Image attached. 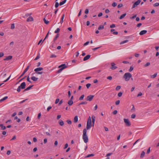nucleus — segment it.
<instances>
[{"instance_id": "obj_1", "label": "nucleus", "mask_w": 159, "mask_h": 159, "mask_svg": "<svg viewBox=\"0 0 159 159\" xmlns=\"http://www.w3.org/2000/svg\"><path fill=\"white\" fill-rule=\"evenodd\" d=\"M87 130H83V139L84 142L86 143L88 141V138L87 134Z\"/></svg>"}, {"instance_id": "obj_2", "label": "nucleus", "mask_w": 159, "mask_h": 159, "mask_svg": "<svg viewBox=\"0 0 159 159\" xmlns=\"http://www.w3.org/2000/svg\"><path fill=\"white\" fill-rule=\"evenodd\" d=\"M132 75L129 72L125 73L123 76L124 78L126 81H129Z\"/></svg>"}, {"instance_id": "obj_3", "label": "nucleus", "mask_w": 159, "mask_h": 159, "mask_svg": "<svg viewBox=\"0 0 159 159\" xmlns=\"http://www.w3.org/2000/svg\"><path fill=\"white\" fill-rule=\"evenodd\" d=\"M51 133L52 135L57 137L61 134V132L59 130H52Z\"/></svg>"}, {"instance_id": "obj_4", "label": "nucleus", "mask_w": 159, "mask_h": 159, "mask_svg": "<svg viewBox=\"0 0 159 159\" xmlns=\"http://www.w3.org/2000/svg\"><path fill=\"white\" fill-rule=\"evenodd\" d=\"M26 84L25 82L22 83L17 89V92H19L20 91V89H24L25 88Z\"/></svg>"}, {"instance_id": "obj_5", "label": "nucleus", "mask_w": 159, "mask_h": 159, "mask_svg": "<svg viewBox=\"0 0 159 159\" xmlns=\"http://www.w3.org/2000/svg\"><path fill=\"white\" fill-rule=\"evenodd\" d=\"M92 122L90 117L89 116L87 120L86 128L87 129H89L91 128V126Z\"/></svg>"}, {"instance_id": "obj_6", "label": "nucleus", "mask_w": 159, "mask_h": 159, "mask_svg": "<svg viewBox=\"0 0 159 159\" xmlns=\"http://www.w3.org/2000/svg\"><path fill=\"white\" fill-rule=\"evenodd\" d=\"M63 66V67L60 69L58 71V73L60 72L63 70L64 69L66 68L67 67V66H66L65 64H62L58 66V68H60L61 67V66Z\"/></svg>"}, {"instance_id": "obj_7", "label": "nucleus", "mask_w": 159, "mask_h": 159, "mask_svg": "<svg viewBox=\"0 0 159 159\" xmlns=\"http://www.w3.org/2000/svg\"><path fill=\"white\" fill-rule=\"evenodd\" d=\"M124 120L126 126H129L131 125V123L128 119H124Z\"/></svg>"}, {"instance_id": "obj_8", "label": "nucleus", "mask_w": 159, "mask_h": 159, "mask_svg": "<svg viewBox=\"0 0 159 159\" xmlns=\"http://www.w3.org/2000/svg\"><path fill=\"white\" fill-rule=\"evenodd\" d=\"M141 2V1L140 0H138L135 2L133 5L132 8H134L135 7L137 6L138 5H139V4Z\"/></svg>"}, {"instance_id": "obj_9", "label": "nucleus", "mask_w": 159, "mask_h": 159, "mask_svg": "<svg viewBox=\"0 0 159 159\" xmlns=\"http://www.w3.org/2000/svg\"><path fill=\"white\" fill-rule=\"evenodd\" d=\"M31 65L30 64V65L29 66H28L25 69V70H24V71H23V73H22V74L19 77V79L21 77H22V76H23L24 74L27 71V70H28L29 69V67L30 66V65Z\"/></svg>"}, {"instance_id": "obj_10", "label": "nucleus", "mask_w": 159, "mask_h": 159, "mask_svg": "<svg viewBox=\"0 0 159 159\" xmlns=\"http://www.w3.org/2000/svg\"><path fill=\"white\" fill-rule=\"evenodd\" d=\"M111 69L112 70H114L117 68V67L115 66L116 64L114 62H112L111 63Z\"/></svg>"}, {"instance_id": "obj_11", "label": "nucleus", "mask_w": 159, "mask_h": 159, "mask_svg": "<svg viewBox=\"0 0 159 159\" xmlns=\"http://www.w3.org/2000/svg\"><path fill=\"white\" fill-rule=\"evenodd\" d=\"M94 96L93 95H91L88 96L87 97L86 100L87 101H91L93 99V98L94 97Z\"/></svg>"}, {"instance_id": "obj_12", "label": "nucleus", "mask_w": 159, "mask_h": 159, "mask_svg": "<svg viewBox=\"0 0 159 159\" xmlns=\"http://www.w3.org/2000/svg\"><path fill=\"white\" fill-rule=\"evenodd\" d=\"M12 57L11 56H9L7 57L6 58L4 59V61H7L10 60H11L12 59Z\"/></svg>"}, {"instance_id": "obj_13", "label": "nucleus", "mask_w": 159, "mask_h": 159, "mask_svg": "<svg viewBox=\"0 0 159 159\" xmlns=\"http://www.w3.org/2000/svg\"><path fill=\"white\" fill-rule=\"evenodd\" d=\"M91 56L89 55H88L86 56L84 58L83 60L84 61H85L86 60L89 59L90 57Z\"/></svg>"}, {"instance_id": "obj_14", "label": "nucleus", "mask_w": 159, "mask_h": 159, "mask_svg": "<svg viewBox=\"0 0 159 159\" xmlns=\"http://www.w3.org/2000/svg\"><path fill=\"white\" fill-rule=\"evenodd\" d=\"M43 68L42 67H39L35 69L34 71L37 72L39 71L43 70Z\"/></svg>"}, {"instance_id": "obj_15", "label": "nucleus", "mask_w": 159, "mask_h": 159, "mask_svg": "<svg viewBox=\"0 0 159 159\" xmlns=\"http://www.w3.org/2000/svg\"><path fill=\"white\" fill-rule=\"evenodd\" d=\"M34 19L32 16H29V17L27 19V21H33Z\"/></svg>"}, {"instance_id": "obj_16", "label": "nucleus", "mask_w": 159, "mask_h": 159, "mask_svg": "<svg viewBox=\"0 0 159 159\" xmlns=\"http://www.w3.org/2000/svg\"><path fill=\"white\" fill-rule=\"evenodd\" d=\"M147 32V31L146 30H143L141 31L140 33H139V34L140 35H143L145 34H146Z\"/></svg>"}, {"instance_id": "obj_17", "label": "nucleus", "mask_w": 159, "mask_h": 159, "mask_svg": "<svg viewBox=\"0 0 159 159\" xmlns=\"http://www.w3.org/2000/svg\"><path fill=\"white\" fill-rule=\"evenodd\" d=\"M95 117L94 116H92V122L93 124V126L94 125V124L95 121Z\"/></svg>"}, {"instance_id": "obj_18", "label": "nucleus", "mask_w": 159, "mask_h": 159, "mask_svg": "<svg viewBox=\"0 0 159 159\" xmlns=\"http://www.w3.org/2000/svg\"><path fill=\"white\" fill-rule=\"evenodd\" d=\"M33 86V85L27 87L26 89H25L24 90V91H25L27 90H30V89Z\"/></svg>"}, {"instance_id": "obj_19", "label": "nucleus", "mask_w": 159, "mask_h": 159, "mask_svg": "<svg viewBox=\"0 0 159 159\" xmlns=\"http://www.w3.org/2000/svg\"><path fill=\"white\" fill-rule=\"evenodd\" d=\"M78 120V118L77 116H75L74 118V121L75 123H76Z\"/></svg>"}, {"instance_id": "obj_20", "label": "nucleus", "mask_w": 159, "mask_h": 159, "mask_svg": "<svg viewBox=\"0 0 159 159\" xmlns=\"http://www.w3.org/2000/svg\"><path fill=\"white\" fill-rule=\"evenodd\" d=\"M31 79L34 81H37L38 80V78H36L35 76H32L31 78Z\"/></svg>"}, {"instance_id": "obj_21", "label": "nucleus", "mask_w": 159, "mask_h": 159, "mask_svg": "<svg viewBox=\"0 0 159 159\" xmlns=\"http://www.w3.org/2000/svg\"><path fill=\"white\" fill-rule=\"evenodd\" d=\"M94 155L92 153L89 154L87 156H85V158L89 157H93V156Z\"/></svg>"}, {"instance_id": "obj_22", "label": "nucleus", "mask_w": 159, "mask_h": 159, "mask_svg": "<svg viewBox=\"0 0 159 159\" xmlns=\"http://www.w3.org/2000/svg\"><path fill=\"white\" fill-rule=\"evenodd\" d=\"M68 103L69 106H71L73 104V100H70L68 102Z\"/></svg>"}, {"instance_id": "obj_23", "label": "nucleus", "mask_w": 159, "mask_h": 159, "mask_svg": "<svg viewBox=\"0 0 159 159\" xmlns=\"http://www.w3.org/2000/svg\"><path fill=\"white\" fill-rule=\"evenodd\" d=\"M145 153L144 151H143L141 154L140 157L143 158L145 155Z\"/></svg>"}, {"instance_id": "obj_24", "label": "nucleus", "mask_w": 159, "mask_h": 159, "mask_svg": "<svg viewBox=\"0 0 159 159\" xmlns=\"http://www.w3.org/2000/svg\"><path fill=\"white\" fill-rule=\"evenodd\" d=\"M64 14L62 15V17H61V19L60 23H61V24H62V23L63 22V19H64Z\"/></svg>"}, {"instance_id": "obj_25", "label": "nucleus", "mask_w": 159, "mask_h": 159, "mask_svg": "<svg viewBox=\"0 0 159 159\" xmlns=\"http://www.w3.org/2000/svg\"><path fill=\"white\" fill-rule=\"evenodd\" d=\"M126 13H125L120 16V17L119 18V19H123L126 15Z\"/></svg>"}, {"instance_id": "obj_26", "label": "nucleus", "mask_w": 159, "mask_h": 159, "mask_svg": "<svg viewBox=\"0 0 159 159\" xmlns=\"http://www.w3.org/2000/svg\"><path fill=\"white\" fill-rule=\"evenodd\" d=\"M59 124L60 125H61V126H62L64 124L63 121L62 120H59Z\"/></svg>"}, {"instance_id": "obj_27", "label": "nucleus", "mask_w": 159, "mask_h": 159, "mask_svg": "<svg viewBox=\"0 0 159 159\" xmlns=\"http://www.w3.org/2000/svg\"><path fill=\"white\" fill-rule=\"evenodd\" d=\"M66 0H64V1H62V2H61L59 3L60 5L61 6V5H63V4H64L66 2Z\"/></svg>"}, {"instance_id": "obj_28", "label": "nucleus", "mask_w": 159, "mask_h": 159, "mask_svg": "<svg viewBox=\"0 0 159 159\" xmlns=\"http://www.w3.org/2000/svg\"><path fill=\"white\" fill-rule=\"evenodd\" d=\"M7 98H8V97H7V96L4 97L3 98L0 100V102L7 99Z\"/></svg>"}, {"instance_id": "obj_29", "label": "nucleus", "mask_w": 159, "mask_h": 159, "mask_svg": "<svg viewBox=\"0 0 159 159\" xmlns=\"http://www.w3.org/2000/svg\"><path fill=\"white\" fill-rule=\"evenodd\" d=\"M0 127H1L2 129H5L6 127L5 126H3V124H0Z\"/></svg>"}, {"instance_id": "obj_30", "label": "nucleus", "mask_w": 159, "mask_h": 159, "mask_svg": "<svg viewBox=\"0 0 159 159\" xmlns=\"http://www.w3.org/2000/svg\"><path fill=\"white\" fill-rule=\"evenodd\" d=\"M157 73H155L154 75H151V77L152 78H154L157 76Z\"/></svg>"}, {"instance_id": "obj_31", "label": "nucleus", "mask_w": 159, "mask_h": 159, "mask_svg": "<svg viewBox=\"0 0 159 159\" xmlns=\"http://www.w3.org/2000/svg\"><path fill=\"white\" fill-rule=\"evenodd\" d=\"M104 29V26L103 25H100L98 28V30H102Z\"/></svg>"}, {"instance_id": "obj_32", "label": "nucleus", "mask_w": 159, "mask_h": 159, "mask_svg": "<svg viewBox=\"0 0 159 159\" xmlns=\"http://www.w3.org/2000/svg\"><path fill=\"white\" fill-rule=\"evenodd\" d=\"M59 36V34H57L56 35V36L55 37L54 39H53L54 41H55L57 40V39L58 37Z\"/></svg>"}, {"instance_id": "obj_33", "label": "nucleus", "mask_w": 159, "mask_h": 159, "mask_svg": "<svg viewBox=\"0 0 159 159\" xmlns=\"http://www.w3.org/2000/svg\"><path fill=\"white\" fill-rule=\"evenodd\" d=\"M15 120H17V121L18 122H19L20 121V119L18 118V117L17 116H16L14 118Z\"/></svg>"}, {"instance_id": "obj_34", "label": "nucleus", "mask_w": 159, "mask_h": 159, "mask_svg": "<svg viewBox=\"0 0 159 159\" xmlns=\"http://www.w3.org/2000/svg\"><path fill=\"white\" fill-rule=\"evenodd\" d=\"M128 40H124V41H123L122 42H120V44H124V43H127V42H128Z\"/></svg>"}, {"instance_id": "obj_35", "label": "nucleus", "mask_w": 159, "mask_h": 159, "mask_svg": "<svg viewBox=\"0 0 159 159\" xmlns=\"http://www.w3.org/2000/svg\"><path fill=\"white\" fill-rule=\"evenodd\" d=\"M87 102H83L79 104V105H80L81 104H86Z\"/></svg>"}, {"instance_id": "obj_36", "label": "nucleus", "mask_w": 159, "mask_h": 159, "mask_svg": "<svg viewBox=\"0 0 159 159\" xmlns=\"http://www.w3.org/2000/svg\"><path fill=\"white\" fill-rule=\"evenodd\" d=\"M43 20H44V23L46 24H48L49 23V21H48L46 20L45 19V18H44L43 19Z\"/></svg>"}, {"instance_id": "obj_37", "label": "nucleus", "mask_w": 159, "mask_h": 159, "mask_svg": "<svg viewBox=\"0 0 159 159\" xmlns=\"http://www.w3.org/2000/svg\"><path fill=\"white\" fill-rule=\"evenodd\" d=\"M84 94L82 95L79 98V100H83L84 98Z\"/></svg>"}, {"instance_id": "obj_38", "label": "nucleus", "mask_w": 159, "mask_h": 159, "mask_svg": "<svg viewBox=\"0 0 159 159\" xmlns=\"http://www.w3.org/2000/svg\"><path fill=\"white\" fill-rule=\"evenodd\" d=\"M40 58V54L39 53L38 54L37 57L34 59V60H37L38 59H39Z\"/></svg>"}, {"instance_id": "obj_39", "label": "nucleus", "mask_w": 159, "mask_h": 159, "mask_svg": "<svg viewBox=\"0 0 159 159\" xmlns=\"http://www.w3.org/2000/svg\"><path fill=\"white\" fill-rule=\"evenodd\" d=\"M159 6V3L156 2L153 5V6L155 7H157Z\"/></svg>"}, {"instance_id": "obj_40", "label": "nucleus", "mask_w": 159, "mask_h": 159, "mask_svg": "<svg viewBox=\"0 0 159 159\" xmlns=\"http://www.w3.org/2000/svg\"><path fill=\"white\" fill-rule=\"evenodd\" d=\"M60 30V29L59 28H58L57 29V30L55 31V33H58Z\"/></svg>"}, {"instance_id": "obj_41", "label": "nucleus", "mask_w": 159, "mask_h": 159, "mask_svg": "<svg viewBox=\"0 0 159 159\" xmlns=\"http://www.w3.org/2000/svg\"><path fill=\"white\" fill-rule=\"evenodd\" d=\"M15 28V25L14 24H12L11 25V29H13Z\"/></svg>"}, {"instance_id": "obj_42", "label": "nucleus", "mask_w": 159, "mask_h": 159, "mask_svg": "<svg viewBox=\"0 0 159 159\" xmlns=\"http://www.w3.org/2000/svg\"><path fill=\"white\" fill-rule=\"evenodd\" d=\"M133 107L131 109V111L132 112H134L135 111V108L134 105H133Z\"/></svg>"}, {"instance_id": "obj_43", "label": "nucleus", "mask_w": 159, "mask_h": 159, "mask_svg": "<svg viewBox=\"0 0 159 159\" xmlns=\"http://www.w3.org/2000/svg\"><path fill=\"white\" fill-rule=\"evenodd\" d=\"M117 5V4L115 2H114L112 4V6L113 7H115Z\"/></svg>"}, {"instance_id": "obj_44", "label": "nucleus", "mask_w": 159, "mask_h": 159, "mask_svg": "<svg viewBox=\"0 0 159 159\" xmlns=\"http://www.w3.org/2000/svg\"><path fill=\"white\" fill-rule=\"evenodd\" d=\"M135 116H136L135 114H133L131 116V118L134 119L135 118Z\"/></svg>"}, {"instance_id": "obj_45", "label": "nucleus", "mask_w": 159, "mask_h": 159, "mask_svg": "<svg viewBox=\"0 0 159 159\" xmlns=\"http://www.w3.org/2000/svg\"><path fill=\"white\" fill-rule=\"evenodd\" d=\"M91 86V84L89 83L87 84L86 85V86L87 89H89Z\"/></svg>"}, {"instance_id": "obj_46", "label": "nucleus", "mask_w": 159, "mask_h": 159, "mask_svg": "<svg viewBox=\"0 0 159 159\" xmlns=\"http://www.w3.org/2000/svg\"><path fill=\"white\" fill-rule=\"evenodd\" d=\"M122 6H123V4L121 3H120V4H119L118 5L117 7L118 8H120L122 7Z\"/></svg>"}, {"instance_id": "obj_47", "label": "nucleus", "mask_w": 159, "mask_h": 159, "mask_svg": "<svg viewBox=\"0 0 159 159\" xmlns=\"http://www.w3.org/2000/svg\"><path fill=\"white\" fill-rule=\"evenodd\" d=\"M133 69H134V68L132 66H131L130 67L129 69V72L131 71H132L133 70Z\"/></svg>"}, {"instance_id": "obj_48", "label": "nucleus", "mask_w": 159, "mask_h": 159, "mask_svg": "<svg viewBox=\"0 0 159 159\" xmlns=\"http://www.w3.org/2000/svg\"><path fill=\"white\" fill-rule=\"evenodd\" d=\"M120 88H121V87L120 86H117L116 87V89L117 90H118L120 89Z\"/></svg>"}, {"instance_id": "obj_49", "label": "nucleus", "mask_w": 159, "mask_h": 159, "mask_svg": "<svg viewBox=\"0 0 159 159\" xmlns=\"http://www.w3.org/2000/svg\"><path fill=\"white\" fill-rule=\"evenodd\" d=\"M57 57L56 55L55 54H52L50 57V58H53V57Z\"/></svg>"}, {"instance_id": "obj_50", "label": "nucleus", "mask_w": 159, "mask_h": 159, "mask_svg": "<svg viewBox=\"0 0 159 159\" xmlns=\"http://www.w3.org/2000/svg\"><path fill=\"white\" fill-rule=\"evenodd\" d=\"M150 65V63L149 62H147L146 64H145L144 65V66L145 67H147V66H148Z\"/></svg>"}, {"instance_id": "obj_51", "label": "nucleus", "mask_w": 159, "mask_h": 159, "mask_svg": "<svg viewBox=\"0 0 159 159\" xmlns=\"http://www.w3.org/2000/svg\"><path fill=\"white\" fill-rule=\"evenodd\" d=\"M122 93L120 92H119L118 93V97H120L122 95Z\"/></svg>"}, {"instance_id": "obj_52", "label": "nucleus", "mask_w": 159, "mask_h": 159, "mask_svg": "<svg viewBox=\"0 0 159 159\" xmlns=\"http://www.w3.org/2000/svg\"><path fill=\"white\" fill-rule=\"evenodd\" d=\"M59 6V3L58 2H56L55 5L56 8H57Z\"/></svg>"}, {"instance_id": "obj_53", "label": "nucleus", "mask_w": 159, "mask_h": 159, "mask_svg": "<svg viewBox=\"0 0 159 159\" xmlns=\"http://www.w3.org/2000/svg\"><path fill=\"white\" fill-rule=\"evenodd\" d=\"M120 101L119 100H118L116 101V105H118L120 103Z\"/></svg>"}, {"instance_id": "obj_54", "label": "nucleus", "mask_w": 159, "mask_h": 159, "mask_svg": "<svg viewBox=\"0 0 159 159\" xmlns=\"http://www.w3.org/2000/svg\"><path fill=\"white\" fill-rule=\"evenodd\" d=\"M27 81L28 82H29L30 83H32L31 81L30 80L29 76H28V77H27Z\"/></svg>"}, {"instance_id": "obj_55", "label": "nucleus", "mask_w": 159, "mask_h": 159, "mask_svg": "<svg viewBox=\"0 0 159 159\" xmlns=\"http://www.w3.org/2000/svg\"><path fill=\"white\" fill-rule=\"evenodd\" d=\"M66 121L69 124H71V121L70 120H67Z\"/></svg>"}, {"instance_id": "obj_56", "label": "nucleus", "mask_w": 159, "mask_h": 159, "mask_svg": "<svg viewBox=\"0 0 159 159\" xmlns=\"http://www.w3.org/2000/svg\"><path fill=\"white\" fill-rule=\"evenodd\" d=\"M115 27V25L114 24H113L110 26L111 28H113Z\"/></svg>"}, {"instance_id": "obj_57", "label": "nucleus", "mask_w": 159, "mask_h": 159, "mask_svg": "<svg viewBox=\"0 0 159 159\" xmlns=\"http://www.w3.org/2000/svg\"><path fill=\"white\" fill-rule=\"evenodd\" d=\"M59 101V98H57L56 99L55 103V104H57Z\"/></svg>"}, {"instance_id": "obj_58", "label": "nucleus", "mask_w": 159, "mask_h": 159, "mask_svg": "<svg viewBox=\"0 0 159 159\" xmlns=\"http://www.w3.org/2000/svg\"><path fill=\"white\" fill-rule=\"evenodd\" d=\"M110 11L108 9H107L105 10V12L106 13H108Z\"/></svg>"}, {"instance_id": "obj_59", "label": "nucleus", "mask_w": 159, "mask_h": 159, "mask_svg": "<svg viewBox=\"0 0 159 159\" xmlns=\"http://www.w3.org/2000/svg\"><path fill=\"white\" fill-rule=\"evenodd\" d=\"M117 113V111L116 110L114 111L113 112V114L114 115L116 114Z\"/></svg>"}, {"instance_id": "obj_60", "label": "nucleus", "mask_w": 159, "mask_h": 159, "mask_svg": "<svg viewBox=\"0 0 159 159\" xmlns=\"http://www.w3.org/2000/svg\"><path fill=\"white\" fill-rule=\"evenodd\" d=\"M89 10L88 9H86L85 11V13L86 14H87L89 13Z\"/></svg>"}, {"instance_id": "obj_61", "label": "nucleus", "mask_w": 159, "mask_h": 159, "mask_svg": "<svg viewBox=\"0 0 159 159\" xmlns=\"http://www.w3.org/2000/svg\"><path fill=\"white\" fill-rule=\"evenodd\" d=\"M68 147V143H66L65 144V147L64 148V149H66V148H67Z\"/></svg>"}, {"instance_id": "obj_62", "label": "nucleus", "mask_w": 159, "mask_h": 159, "mask_svg": "<svg viewBox=\"0 0 159 159\" xmlns=\"http://www.w3.org/2000/svg\"><path fill=\"white\" fill-rule=\"evenodd\" d=\"M107 79L111 80L112 79V77L111 76H109L107 77Z\"/></svg>"}, {"instance_id": "obj_63", "label": "nucleus", "mask_w": 159, "mask_h": 159, "mask_svg": "<svg viewBox=\"0 0 159 159\" xmlns=\"http://www.w3.org/2000/svg\"><path fill=\"white\" fill-rule=\"evenodd\" d=\"M47 142V139L45 138L43 140V143H44L45 144Z\"/></svg>"}, {"instance_id": "obj_64", "label": "nucleus", "mask_w": 159, "mask_h": 159, "mask_svg": "<svg viewBox=\"0 0 159 159\" xmlns=\"http://www.w3.org/2000/svg\"><path fill=\"white\" fill-rule=\"evenodd\" d=\"M4 55V53L3 52H1L0 53V57H2Z\"/></svg>"}]
</instances>
